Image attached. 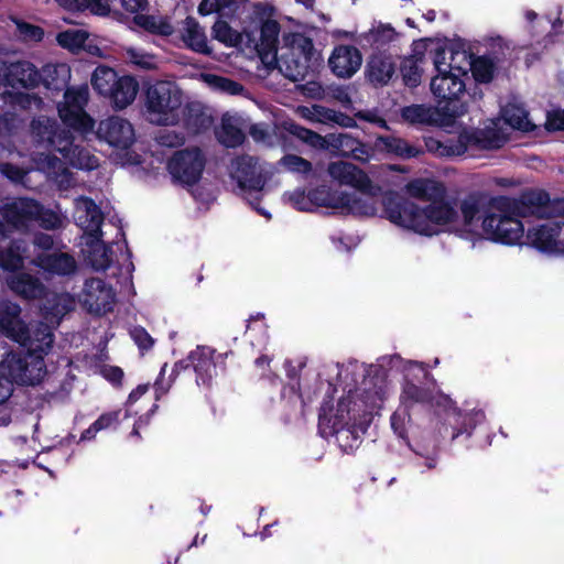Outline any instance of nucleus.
<instances>
[{
  "label": "nucleus",
  "instance_id": "f257e3e1",
  "mask_svg": "<svg viewBox=\"0 0 564 564\" xmlns=\"http://www.w3.org/2000/svg\"><path fill=\"white\" fill-rule=\"evenodd\" d=\"M250 9L249 47L253 44L256 56L263 69L269 74L278 68L292 82L305 80L313 62L319 55L313 40L301 32H283L284 52L278 56L281 34L278 8L271 2H254Z\"/></svg>",
  "mask_w": 564,
  "mask_h": 564
},
{
  "label": "nucleus",
  "instance_id": "f03ea898",
  "mask_svg": "<svg viewBox=\"0 0 564 564\" xmlns=\"http://www.w3.org/2000/svg\"><path fill=\"white\" fill-rule=\"evenodd\" d=\"M382 207L384 217L392 224L427 237L437 235L438 226H446L458 218L455 206L446 198L421 208L393 191L382 196Z\"/></svg>",
  "mask_w": 564,
  "mask_h": 564
},
{
  "label": "nucleus",
  "instance_id": "7ed1b4c3",
  "mask_svg": "<svg viewBox=\"0 0 564 564\" xmlns=\"http://www.w3.org/2000/svg\"><path fill=\"white\" fill-rule=\"evenodd\" d=\"M506 246H516L524 237V226L520 218L535 216L549 218L552 215L550 194L543 189H525L518 197L500 195Z\"/></svg>",
  "mask_w": 564,
  "mask_h": 564
},
{
  "label": "nucleus",
  "instance_id": "20e7f679",
  "mask_svg": "<svg viewBox=\"0 0 564 564\" xmlns=\"http://www.w3.org/2000/svg\"><path fill=\"white\" fill-rule=\"evenodd\" d=\"M458 55L466 59L467 52L452 47V62L448 64V72L435 75L431 80V90L437 100L436 112L441 126H452L467 112V102L462 99L466 86L460 78V76L467 75V72L465 68L454 65Z\"/></svg>",
  "mask_w": 564,
  "mask_h": 564
},
{
  "label": "nucleus",
  "instance_id": "39448f33",
  "mask_svg": "<svg viewBox=\"0 0 564 564\" xmlns=\"http://www.w3.org/2000/svg\"><path fill=\"white\" fill-rule=\"evenodd\" d=\"M499 199L500 195L491 196L482 191H474L460 200L459 209L466 226H471L476 220L482 219L481 228L486 238L506 245L502 231V208L498 204Z\"/></svg>",
  "mask_w": 564,
  "mask_h": 564
},
{
  "label": "nucleus",
  "instance_id": "423d86ee",
  "mask_svg": "<svg viewBox=\"0 0 564 564\" xmlns=\"http://www.w3.org/2000/svg\"><path fill=\"white\" fill-rule=\"evenodd\" d=\"M182 104L183 94L175 82L155 80L144 86V111L153 124H174Z\"/></svg>",
  "mask_w": 564,
  "mask_h": 564
},
{
  "label": "nucleus",
  "instance_id": "0eeeda50",
  "mask_svg": "<svg viewBox=\"0 0 564 564\" xmlns=\"http://www.w3.org/2000/svg\"><path fill=\"white\" fill-rule=\"evenodd\" d=\"M90 83L100 96L108 99L115 110H123L132 105L140 88L133 76H119L113 68L104 65L94 70Z\"/></svg>",
  "mask_w": 564,
  "mask_h": 564
},
{
  "label": "nucleus",
  "instance_id": "6e6552de",
  "mask_svg": "<svg viewBox=\"0 0 564 564\" xmlns=\"http://www.w3.org/2000/svg\"><path fill=\"white\" fill-rule=\"evenodd\" d=\"M46 375L42 356L22 355L10 351L0 361V378L8 380L13 390V383L34 386Z\"/></svg>",
  "mask_w": 564,
  "mask_h": 564
},
{
  "label": "nucleus",
  "instance_id": "1a4fd4ad",
  "mask_svg": "<svg viewBox=\"0 0 564 564\" xmlns=\"http://www.w3.org/2000/svg\"><path fill=\"white\" fill-rule=\"evenodd\" d=\"M89 100V88L87 85L66 89L64 101L58 105V113L62 121L74 130L80 132L91 131L94 120L85 111Z\"/></svg>",
  "mask_w": 564,
  "mask_h": 564
},
{
  "label": "nucleus",
  "instance_id": "9d476101",
  "mask_svg": "<svg viewBox=\"0 0 564 564\" xmlns=\"http://www.w3.org/2000/svg\"><path fill=\"white\" fill-rule=\"evenodd\" d=\"M430 404L443 408L446 412L452 441H456L460 437L468 440L476 426L486 417L482 410H473L463 413L462 410L456 406V402L444 393L434 395V400Z\"/></svg>",
  "mask_w": 564,
  "mask_h": 564
},
{
  "label": "nucleus",
  "instance_id": "9b49d317",
  "mask_svg": "<svg viewBox=\"0 0 564 564\" xmlns=\"http://www.w3.org/2000/svg\"><path fill=\"white\" fill-rule=\"evenodd\" d=\"M429 376L430 372L421 362H413L406 370L400 394L401 404L405 410H410L416 404L427 405L433 402L434 394L423 382Z\"/></svg>",
  "mask_w": 564,
  "mask_h": 564
},
{
  "label": "nucleus",
  "instance_id": "f8f14e48",
  "mask_svg": "<svg viewBox=\"0 0 564 564\" xmlns=\"http://www.w3.org/2000/svg\"><path fill=\"white\" fill-rule=\"evenodd\" d=\"M204 166L205 159L199 149L178 151L167 163L172 177L185 185L195 184L200 178Z\"/></svg>",
  "mask_w": 564,
  "mask_h": 564
},
{
  "label": "nucleus",
  "instance_id": "ddd939ff",
  "mask_svg": "<svg viewBox=\"0 0 564 564\" xmlns=\"http://www.w3.org/2000/svg\"><path fill=\"white\" fill-rule=\"evenodd\" d=\"M32 141L47 151H65L70 132L62 129L55 119L46 116L34 118L30 124Z\"/></svg>",
  "mask_w": 564,
  "mask_h": 564
},
{
  "label": "nucleus",
  "instance_id": "4468645a",
  "mask_svg": "<svg viewBox=\"0 0 564 564\" xmlns=\"http://www.w3.org/2000/svg\"><path fill=\"white\" fill-rule=\"evenodd\" d=\"M83 306L93 314L101 315L110 312L115 303V292L98 278L89 279L85 282L80 294Z\"/></svg>",
  "mask_w": 564,
  "mask_h": 564
},
{
  "label": "nucleus",
  "instance_id": "2eb2a0df",
  "mask_svg": "<svg viewBox=\"0 0 564 564\" xmlns=\"http://www.w3.org/2000/svg\"><path fill=\"white\" fill-rule=\"evenodd\" d=\"M97 135L100 140L119 149H128L134 142V129L124 118L111 116L98 124Z\"/></svg>",
  "mask_w": 564,
  "mask_h": 564
},
{
  "label": "nucleus",
  "instance_id": "dca6fc26",
  "mask_svg": "<svg viewBox=\"0 0 564 564\" xmlns=\"http://www.w3.org/2000/svg\"><path fill=\"white\" fill-rule=\"evenodd\" d=\"M41 204L32 198L20 197L2 207V217L14 229L23 230L35 221Z\"/></svg>",
  "mask_w": 564,
  "mask_h": 564
},
{
  "label": "nucleus",
  "instance_id": "f3484780",
  "mask_svg": "<svg viewBox=\"0 0 564 564\" xmlns=\"http://www.w3.org/2000/svg\"><path fill=\"white\" fill-rule=\"evenodd\" d=\"M361 63V53L352 45L336 46L328 58L329 68L340 78H350L360 68Z\"/></svg>",
  "mask_w": 564,
  "mask_h": 564
},
{
  "label": "nucleus",
  "instance_id": "a211bd4d",
  "mask_svg": "<svg viewBox=\"0 0 564 564\" xmlns=\"http://www.w3.org/2000/svg\"><path fill=\"white\" fill-rule=\"evenodd\" d=\"M327 171L332 178L338 181L343 185H350L361 193H369L372 187V183L368 174L350 162H332L329 163Z\"/></svg>",
  "mask_w": 564,
  "mask_h": 564
},
{
  "label": "nucleus",
  "instance_id": "6ab92c4d",
  "mask_svg": "<svg viewBox=\"0 0 564 564\" xmlns=\"http://www.w3.org/2000/svg\"><path fill=\"white\" fill-rule=\"evenodd\" d=\"M327 171L332 178L338 181L343 185H350L361 193H369L372 187V183L368 174L350 162H332L329 163Z\"/></svg>",
  "mask_w": 564,
  "mask_h": 564
},
{
  "label": "nucleus",
  "instance_id": "aec40b11",
  "mask_svg": "<svg viewBox=\"0 0 564 564\" xmlns=\"http://www.w3.org/2000/svg\"><path fill=\"white\" fill-rule=\"evenodd\" d=\"M74 219L87 236L102 234L104 214L91 198L79 196L75 199Z\"/></svg>",
  "mask_w": 564,
  "mask_h": 564
},
{
  "label": "nucleus",
  "instance_id": "412c9836",
  "mask_svg": "<svg viewBox=\"0 0 564 564\" xmlns=\"http://www.w3.org/2000/svg\"><path fill=\"white\" fill-rule=\"evenodd\" d=\"M352 404L351 390L348 391L346 397L338 400L336 410L334 412L330 401H324L321 405L318 413V429L321 432H326L330 426L348 425L350 424V411Z\"/></svg>",
  "mask_w": 564,
  "mask_h": 564
},
{
  "label": "nucleus",
  "instance_id": "4be33fe9",
  "mask_svg": "<svg viewBox=\"0 0 564 564\" xmlns=\"http://www.w3.org/2000/svg\"><path fill=\"white\" fill-rule=\"evenodd\" d=\"M556 221L547 220L544 224L529 228L519 245H528L543 253L554 254L555 247H563L556 241Z\"/></svg>",
  "mask_w": 564,
  "mask_h": 564
},
{
  "label": "nucleus",
  "instance_id": "5701e85b",
  "mask_svg": "<svg viewBox=\"0 0 564 564\" xmlns=\"http://www.w3.org/2000/svg\"><path fill=\"white\" fill-rule=\"evenodd\" d=\"M25 340H15L28 348L31 355L47 354L54 343V335L51 327L45 323H36L30 326L23 325Z\"/></svg>",
  "mask_w": 564,
  "mask_h": 564
},
{
  "label": "nucleus",
  "instance_id": "b1692460",
  "mask_svg": "<svg viewBox=\"0 0 564 564\" xmlns=\"http://www.w3.org/2000/svg\"><path fill=\"white\" fill-rule=\"evenodd\" d=\"M30 263L52 275H69L73 274L77 268L74 257L64 252H41L37 253Z\"/></svg>",
  "mask_w": 564,
  "mask_h": 564
},
{
  "label": "nucleus",
  "instance_id": "393cba45",
  "mask_svg": "<svg viewBox=\"0 0 564 564\" xmlns=\"http://www.w3.org/2000/svg\"><path fill=\"white\" fill-rule=\"evenodd\" d=\"M21 307L12 302H0V333L12 340H25L22 327L24 322L20 317Z\"/></svg>",
  "mask_w": 564,
  "mask_h": 564
},
{
  "label": "nucleus",
  "instance_id": "a878e982",
  "mask_svg": "<svg viewBox=\"0 0 564 564\" xmlns=\"http://www.w3.org/2000/svg\"><path fill=\"white\" fill-rule=\"evenodd\" d=\"M101 237L102 234L87 236L86 248L84 249L85 260L95 271H105L112 263L111 247L106 246Z\"/></svg>",
  "mask_w": 564,
  "mask_h": 564
},
{
  "label": "nucleus",
  "instance_id": "bb28decb",
  "mask_svg": "<svg viewBox=\"0 0 564 564\" xmlns=\"http://www.w3.org/2000/svg\"><path fill=\"white\" fill-rule=\"evenodd\" d=\"M376 147L402 160L417 159L424 154L422 145L409 143L395 135H379L376 139Z\"/></svg>",
  "mask_w": 564,
  "mask_h": 564
},
{
  "label": "nucleus",
  "instance_id": "cd10ccee",
  "mask_svg": "<svg viewBox=\"0 0 564 564\" xmlns=\"http://www.w3.org/2000/svg\"><path fill=\"white\" fill-rule=\"evenodd\" d=\"M406 193L414 198L429 202L442 200L447 197V189L445 185L431 178H415L406 184Z\"/></svg>",
  "mask_w": 564,
  "mask_h": 564
},
{
  "label": "nucleus",
  "instance_id": "c85d7f7f",
  "mask_svg": "<svg viewBox=\"0 0 564 564\" xmlns=\"http://www.w3.org/2000/svg\"><path fill=\"white\" fill-rule=\"evenodd\" d=\"M242 127V117L226 113L221 118L220 126L215 130L216 138L226 148H236L245 141Z\"/></svg>",
  "mask_w": 564,
  "mask_h": 564
},
{
  "label": "nucleus",
  "instance_id": "c756f323",
  "mask_svg": "<svg viewBox=\"0 0 564 564\" xmlns=\"http://www.w3.org/2000/svg\"><path fill=\"white\" fill-rule=\"evenodd\" d=\"M9 289L23 299H39L45 292L44 284L34 275L15 272L7 278Z\"/></svg>",
  "mask_w": 564,
  "mask_h": 564
},
{
  "label": "nucleus",
  "instance_id": "7c9ffc66",
  "mask_svg": "<svg viewBox=\"0 0 564 564\" xmlns=\"http://www.w3.org/2000/svg\"><path fill=\"white\" fill-rule=\"evenodd\" d=\"M214 350L207 346H199L189 355V359L197 373V383L209 386L214 375L216 373V366L213 360Z\"/></svg>",
  "mask_w": 564,
  "mask_h": 564
},
{
  "label": "nucleus",
  "instance_id": "2f4dec72",
  "mask_svg": "<svg viewBox=\"0 0 564 564\" xmlns=\"http://www.w3.org/2000/svg\"><path fill=\"white\" fill-rule=\"evenodd\" d=\"M59 153L74 167L94 170L98 166V159L87 148L75 143L72 134L67 139L65 151Z\"/></svg>",
  "mask_w": 564,
  "mask_h": 564
},
{
  "label": "nucleus",
  "instance_id": "473e14b6",
  "mask_svg": "<svg viewBox=\"0 0 564 564\" xmlns=\"http://www.w3.org/2000/svg\"><path fill=\"white\" fill-rule=\"evenodd\" d=\"M182 39L186 45L195 52L210 54L207 44V37L203 28L192 17H187L183 22Z\"/></svg>",
  "mask_w": 564,
  "mask_h": 564
},
{
  "label": "nucleus",
  "instance_id": "72a5a7b5",
  "mask_svg": "<svg viewBox=\"0 0 564 564\" xmlns=\"http://www.w3.org/2000/svg\"><path fill=\"white\" fill-rule=\"evenodd\" d=\"M70 67L65 63L46 64L41 69V84L47 89L62 90L70 79Z\"/></svg>",
  "mask_w": 564,
  "mask_h": 564
},
{
  "label": "nucleus",
  "instance_id": "f704fd0d",
  "mask_svg": "<svg viewBox=\"0 0 564 564\" xmlns=\"http://www.w3.org/2000/svg\"><path fill=\"white\" fill-rule=\"evenodd\" d=\"M367 74L371 83L386 85L394 74V64L388 56H372L367 65Z\"/></svg>",
  "mask_w": 564,
  "mask_h": 564
},
{
  "label": "nucleus",
  "instance_id": "c9c22d12",
  "mask_svg": "<svg viewBox=\"0 0 564 564\" xmlns=\"http://www.w3.org/2000/svg\"><path fill=\"white\" fill-rule=\"evenodd\" d=\"M10 76L24 88H34L41 84V72L26 61L13 64Z\"/></svg>",
  "mask_w": 564,
  "mask_h": 564
},
{
  "label": "nucleus",
  "instance_id": "e433bc0d",
  "mask_svg": "<svg viewBox=\"0 0 564 564\" xmlns=\"http://www.w3.org/2000/svg\"><path fill=\"white\" fill-rule=\"evenodd\" d=\"M462 134L467 150L469 148L491 150L499 147L497 133L492 130L475 129L463 131Z\"/></svg>",
  "mask_w": 564,
  "mask_h": 564
},
{
  "label": "nucleus",
  "instance_id": "4c0bfd02",
  "mask_svg": "<svg viewBox=\"0 0 564 564\" xmlns=\"http://www.w3.org/2000/svg\"><path fill=\"white\" fill-rule=\"evenodd\" d=\"M469 66L477 84H489L494 80L497 63L492 57L488 55L473 57Z\"/></svg>",
  "mask_w": 564,
  "mask_h": 564
},
{
  "label": "nucleus",
  "instance_id": "58836bf2",
  "mask_svg": "<svg viewBox=\"0 0 564 564\" xmlns=\"http://www.w3.org/2000/svg\"><path fill=\"white\" fill-rule=\"evenodd\" d=\"M313 209L315 207H327L339 209L344 205L341 192H334L326 185H319L308 191Z\"/></svg>",
  "mask_w": 564,
  "mask_h": 564
},
{
  "label": "nucleus",
  "instance_id": "ea45409f",
  "mask_svg": "<svg viewBox=\"0 0 564 564\" xmlns=\"http://www.w3.org/2000/svg\"><path fill=\"white\" fill-rule=\"evenodd\" d=\"M402 118L412 124H432L440 123V117L434 109L425 107L424 105H411L402 109Z\"/></svg>",
  "mask_w": 564,
  "mask_h": 564
},
{
  "label": "nucleus",
  "instance_id": "a19ab883",
  "mask_svg": "<svg viewBox=\"0 0 564 564\" xmlns=\"http://www.w3.org/2000/svg\"><path fill=\"white\" fill-rule=\"evenodd\" d=\"M76 306L75 299L68 293H59L53 294L45 305V310L47 314L51 315V322L56 319L55 322L58 324L62 316L73 311Z\"/></svg>",
  "mask_w": 564,
  "mask_h": 564
},
{
  "label": "nucleus",
  "instance_id": "79ce46f5",
  "mask_svg": "<svg viewBox=\"0 0 564 564\" xmlns=\"http://www.w3.org/2000/svg\"><path fill=\"white\" fill-rule=\"evenodd\" d=\"M344 205H340L339 209H345L348 214L358 216H371L375 214L376 208L369 199L362 198L356 194H349L341 192Z\"/></svg>",
  "mask_w": 564,
  "mask_h": 564
},
{
  "label": "nucleus",
  "instance_id": "37998d69",
  "mask_svg": "<svg viewBox=\"0 0 564 564\" xmlns=\"http://www.w3.org/2000/svg\"><path fill=\"white\" fill-rule=\"evenodd\" d=\"M286 130L290 134L313 148L324 150L327 149L328 147L326 139L322 137L319 133L305 127H302L295 122L289 123Z\"/></svg>",
  "mask_w": 564,
  "mask_h": 564
},
{
  "label": "nucleus",
  "instance_id": "c03bdc74",
  "mask_svg": "<svg viewBox=\"0 0 564 564\" xmlns=\"http://www.w3.org/2000/svg\"><path fill=\"white\" fill-rule=\"evenodd\" d=\"M203 79L208 87L219 93L230 96L241 95L243 93V86L241 84L223 76L204 74Z\"/></svg>",
  "mask_w": 564,
  "mask_h": 564
},
{
  "label": "nucleus",
  "instance_id": "a18cd8bd",
  "mask_svg": "<svg viewBox=\"0 0 564 564\" xmlns=\"http://www.w3.org/2000/svg\"><path fill=\"white\" fill-rule=\"evenodd\" d=\"M354 427V424L330 426L329 429H326V432L323 433L327 435H334L339 446L345 452H348L351 451L355 446H357V442L359 438Z\"/></svg>",
  "mask_w": 564,
  "mask_h": 564
},
{
  "label": "nucleus",
  "instance_id": "49530a36",
  "mask_svg": "<svg viewBox=\"0 0 564 564\" xmlns=\"http://www.w3.org/2000/svg\"><path fill=\"white\" fill-rule=\"evenodd\" d=\"M213 35L227 46L236 47L242 42V34L234 30L226 21L218 20L213 26Z\"/></svg>",
  "mask_w": 564,
  "mask_h": 564
},
{
  "label": "nucleus",
  "instance_id": "de8ad7c7",
  "mask_svg": "<svg viewBox=\"0 0 564 564\" xmlns=\"http://www.w3.org/2000/svg\"><path fill=\"white\" fill-rule=\"evenodd\" d=\"M243 0H202L198 6V12L202 15H208L214 12L228 14L234 12Z\"/></svg>",
  "mask_w": 564,
  "mask_h": 564
},
{
  "label": "nucleus",
  "instance_id": "09e8293b",
  "mask_svg": "<svg viewBox=\"0 0 564 564\" xmlns=\"http://www.w3.org/2000/svg\"><path fill=\"white\" fill-rule=\"evenodd\" d=\"M26 253V246L22 241H13L9 248V254L6 258L0 252V267L7 270H15L23 265V259Z\"/></svg>",
  "mask_w": 564,
  "mask_h": 564
},
{
  "label": "nucleus",
  "instance_id": "8fccbe9b",
  "mask_svg": "<svg viewBox=\"0 0 564 564\" xmlns=\"http://www.w3.org/2000/svg\"><path fill=\"white\" fill-rule=\"evenodd\" d=\"M88 35L85 31L78 29H70L59 32L56 36L58 45L72 52L80 50L86 42Z\"/></svg>",
  "mask_w": 564,
  "mask_h": 564
},
{
  "label": "nucleus",
  "instance_id": "3c124183",
  "mask_svg": "<svg viewBox=\"0 0 564 564\" xmlns=\"http://www.w3.org/2000/svg\"><path fill=\"white\" fill-rule=\"evenodd\" d=\"M415 58L404 57L402 59L400 72L405 86L414 88L420 85L423 70Z\"/></svg>",
  "mask_w": 564,
  "mask_h": 564
},
{
  "label": "nucleus",
  "instance_id": "603ef678",
  "mask_svg": "<svg viewBox=\"0 0 564 564\" xmlns=\"http://www.w3.org/2000/svg\"><path fill=\"white\" fill-rule=\"evenodd\" d=\"M263 317L264 316L262 314H258L257 316H249V332H254L249 344L253 347H264L268 344V325L262 321Z\"/></svg>",
  "mask_w": 564,
  "mask_h": 564
},
{
  "label": "nucleus",
  "instance_id": "864d4df0",
  "mask_svg": "<svg viewBox=\"0 0 564 564\" xmlns=\"http://www.w3.org/2000/svg\"><path fill=\"white\" fill-rule=\"evenodd\" d=\"M124 56L127 61L142 69H154L158 67L156 57L143 50L129 47L126 50Z\"/></svg>",
  "mask_w": 564,
  "mask_h": 564
},
{
  "label": "nucleus",
  "instance_id": "5fc2aeb1",
  "mask_svg": "<svg viewBox=\"0 0 564 564\" xmlns=\"http://www.w3.org/2000/svg\"><path fill=\"white\" fill-rule=\"evenodd\" d=\"M230 178L236 182L240 193L243 195L247 184V160L243 156L236 158L229 166Z\"/></svg>",
  "mask_w": 564,
  "mask_h": 564
},
{
  "label": "nucleus",
  "instance_id": "6e6d98bb",
  "mask_svg": "<svg viewBox=\"0 0 564 564\" xmlns=\"http://www.w3.org/2000/svg\"><path fill=\"white\" fill-rule=\"evenodd\" d=\"M35 221L46 230H55L64 227L65 219L59 214L51 209H45L41 205V210L39 212Z\"/></svg>",
  "mask_w": 564,
  "mask_h": 564
},
{
  "label": "nucleus",
  "instance_id": "4d7b16f0",
  "mask_svg": "<svg viewBox=\"0 0 564 564\" xmlns=\"http://www.w3.org/2000/svg\"><path fill=\"white\" fill-rule=\"evenodd\" d=\"M15 25L20 39L25 42H40L43 40L44 31L41 26L31 24L22 20H15Z\"/></svg>",
  "mask_w": 564,
  "mask_h": 564
},
{
  "label": "nucleus",
  "instance_id": "13d9d810",
  "mask_svg": "<svg viewBox=\"0 0 564 564\" xmlns=\"http://www.w3.org/2000/svg\"><path fill=\"white\" fill-rule=\"evenodd\" d=\"M281 163L291 172L300 174H308L313 165L312 163L296 154H286L281 159Z\"/></svg>",
  "mask_w": 564,
  "mask_h": 564
},
{
  "label": "nucleus",
  "instance_id": "bf43d9fd",
  "mask_svg": "<svg viewBox=\"0 0 564 564\" xmlns=\"http://www.w3.org/2000/svg\"><path fill=\"white\" fill-rule=\"evenodd\" d=\"M443 147L442 158L460 156L467 152L462 132L458 134L457 139L443 141Z\"/></svg>",
  "mask_w": 564,
  "mask_h": 564
},
{
  "label": "nucleus",
  "instance_id": "052dcab7",
  "mask_svg": "<svg viewBox=\"0 0 564 564\" xmlns=\"http://www.w3.org/2000/svg\"><path fill=\"white\" fill-rule=\"evenodd\" d=\"M289 200L294 208L301 212H312L313 206L311 203L310 192H305L304 189L297 188L290 193Z\"/></svg>",
  "mask_w": 564,
  "mask_h": 564
},
{
  "label": "nucleus",
  "instance_id": "680f3d73",
  "mask_svg": "<svg viewBox=\"0 0 564 564\" xmlns=\"http://www.w3.org/2000/svg\"><path fill=\"white\" fill-rule=\"evenodd\" d=\"M299 90L305 97L312 99H324L326 97V88L316 80H307L305 84L299 85Z\"/></svg>",
  "mask_w": 564,
  "mask_h": 564
},
{
  "label": "nucleus",
  "instance_id": "e2e57ef3",
  "mask_svg": "<svg viewBox=\"0 0 564 564\" xmlns=\"http://www.w3.org/2000/svg\"><path fill=\"white\" fill-rule=\"evenodd\" d=\"M395 35V30L391 25H380L371 32L372 42L378 46L392 42Z\"/></svg>",
  "mask_w": 564,
  "mask_h": 564
},
{
  "label": "nucleus",
  "instance_id": "0e129e2a",
  "mask_svg": "<svg viewBox=\"0 0 564 564\" xmlns=\"http://www.w3.org/2000/svg\"><path fill=\"white\" fill-rule=\"evenodd\" d=\"M545 129L550 132L564 131V108L547 112Z\"/></svg>",
  "mask_w": 564,
  "mask_h": 564
},
{
  "label": "nucleus",
  "instance_id": "69168bd1",
  "mask_svg": "<svg viewBox=\"0 0 564 564\" xmlns=\"http://www.w3.org/2000/svg\"><path fill=\"white\" fill-rule=\"evenodd\" d=\"M0 173L14 183H20L26 175V171L11 163H1Z\"/></svg>",
  "mask_w": 564,
  "mask_h": 564
},
{
  "label": "nucleus",
  "instance_id": "338daca9",
  "mask_svg": "<svg viewBox=\"0 0 564 564\" xmlns=\"http://www.w3.org/2000/svg\"><path fill=\"white\" fill-rule=\"evenodd\" d=\"M326 96L339 101L344 106L351 104L347 87L330 85L326 87Z\"/></svg>",
  "mask_w": 564,
  "mask_h": 564
},
{
  "label": "nucleus",
  "instance_id": "774afa93",
  "mask_svg": "<svg viewBox=\"0 0 564 564\" xmlns=\"http://www.w3.org/2000/svg\"><path fill=\"white\" fill-rule=\"evenodd\" d=\"M130 335L140 349H150L153 345V339L149 333L142 327H134L130 330Z\"/></svg>",
  "mask_w": 564,
  "mask_h": 564
}]
</instances>
